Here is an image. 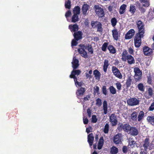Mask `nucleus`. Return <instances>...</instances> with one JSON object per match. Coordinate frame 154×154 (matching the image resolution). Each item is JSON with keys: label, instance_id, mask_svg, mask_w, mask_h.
<instances>
[{"label": "nucleus", "instance_id": "nucleus-9", "mask_svg": "<svg viewBox=\"0 0 154 154\" xmlns=\"http://www.w3.org/2000/svg\"><path fill=\"white\" fill-rule=\"evenodd\" d=\"M112 71L113 75L116 77L121 79L122 78V75L120 71L116 66H112Z\"/></svg>", "mask_w": 154, "mask_h": 154}, {"label": "nucleus", "instance_id": "nucleus-21", "mask_svg": "<svg viewBox=\"0 0 154 154\" xmlns=\"http://www.w3.org/2000/svg\"><path fill=\"white\" fill-rule=\"evenodd\" d=\"M94 138V137L92 133L89 134L88 136V141L90 146L93 145Z\"/></svg>", "mask_w": 154, "mask_h": 154}, {"label": "nucleus", "instance_id": "nucleus-12", "mask_svg": "<svg viewBox=\"0 0 154 154\" xmlns=\"http://www.w3.org/2000/svg\"><path fill=\"white\" fill-rule=\"evenodd\" d=\"M85 91V88L81 87L79 88L76 92V94L77 97L79 99H81V97H82Z\"/></svg>", "mask_w": 154, "mask_h": 154}, {"label": "nucleus", "instance_id": "nucleus-10", "mask_svg": "<svg viewBox=\"0 0 154 154\" xmlns=\"http://www.w3.org/2000/svg\"><path fill=\"white\" fill-rule=\"evenodd\" d=\"M154 91L151 87L148 88L147 91L144 93V96L147 99L150 98L153 95Z\"/></svg>", "mask_w": 154, "mask_h": 154}, {"label": "nucleus", "instance_id": "nucleus-1", "mask_svg": "<svg viewBox=\"0 0 154 154\" xmlns=\"http://www.w3.org/2000/svg\"><path fill=\"white\" fill-rule=\"evenodd\" d=\"M121 59L123 61H126L129 65L135 63V59L131 55L128 54V53L126 50H124L122 54Z\"/></svg>", "mask_w": 154, "mask_h": 154}, {"label": "nucleus", "instance_id": "nucleus-17", "mask_svg": "<svg viewBox=\"0 0 154 154\" xmlns=\"http://www.w3.org/2000/svg\"><path fill=\"white\" fill-rule=\"evenodd\" d=\"M131 134L135 136L138 135L139 132L138 129L135 127L131 126L129 131Z\"/></svg>", "mask_w": 154, "mask_h": 154}, {"label": "nucleus", "instance_id": "nucleus-63", "mask_svg": "<svg viewBox=\"0 0 154 154\" xmlns=\"http://www.w3.org/2000/svg\"><path fill=\"white\" fill-rule=\"evenodd\" d=\"M87 113H88V116L89 117H91V111L90 108H88L87 109Z\"/></svg>", "mask_w": 154, "mask_h": 154}, {"label": "nucleus", "instance_id": "nucleus-37", "mask_svg": "<svg viewBox=\"0 0 154 154\" xmlns=\"http://www.w3.org/2000/svg\"><path fill=\"white\" fill-rule=\"evenodd\" d=\"M79 20V16L78 15L74 14L72 17L71 18V21L72 22L75 23L78 21Z\"/></svg>", "mask_w": 154, "mask_h": 154}, {"label": "nucleus", "instance_id": "nucleus-39", "mask_svg": "<svg viewBox=\"0 0 154 154\" xmlns=\"http://www.w3.org/2000/svg\"><path fill=\"white\" fill-rule=\"evenodd\" d=\"M138 89L141 91L143 92L144 91L145 87L142 83H140L137 86Z\"/></svg>", "mask_w": 154, "mask_h": 154}, {"label": "nucleus", "instance_id": "nucleus-11", "mask_svg": "<svg viewBox=\"0 0 154 154\" xmlns=\"http://www.w3.org/2000/svg\"><path fill=\"white\" fill-rule=\"evenodd\" d=\"M109 121L112 124V126H115L117 125L118 120L117 116L115 113L111 114L109 116Z\"/></svg>", "mask_w": 154, "mask_h": 154}, {"label": "nucleus", "instance_id": "nucleus-58", "mask_svg": "<svg viewBox=\"0 0 154 154\" xmlns=\"http://www.w3.org/2000/svg\"><path fill=\"white\" fill-rule=\"evenodd\" d=\"M77 41L75 39H73L72 41L71 45L72 46H75L78 44Z\"/></svg>", "mask_w": 154, "mask_h": 154}, {"label": "nucleus", "instance_id": "nucleus-23", "mask_svg": "<svg viewBox=\"0 0 154 154\" xmlns=\"http://www.w3.org/2000/svg\"><path fill=\"white\" fill-rule=\"evenodd\" d=\"M69 27L72 32H75L79 29L78 26L76 23L73 25H70L69 26Z\"/></svg>", "mask_w": 154, "mask_h": 154}, {"label": "nucleus", "instance_id": "nucleus-61", "mask_svg": "<svg viewBox=\"0 0 154 154\" xmlns=\"http://www.w3.org/2000/svg\"><path fill=\"white\" fill-rule=\"evenodd\" d=\"M98 143H100V144L101 143L102 144H103L104 139H103V137L102 136V137H100Z\"/></svg>", "mask_w": 154, "mask_h": 154}, {"label": "nucleus", "instance_id": "nucleus-31", "mask_svg": "<svg viewBox=\"0 0 154 154\" xmlns=\"http://www.w3.org/2000/svg\"><path fill=\"white\" fill-rule=\"evenodd\" d=\"M132 83V79L131 77L130 76L128 77L126 79V85L127 88L130 87Z\"/></svg>", "mask_w": 154, "mask_h": 154}, {"label": "nucleus", "instance_id": "nucleus-60", "mask_svg": "<svg viewBox=\"0 0 154 154\" xmlns=\"http://www.w3.org/2000/svg\"><path fill=\"white\" fill-rule=\"evenodd\" d=\"M83 123L84 124H87L88 123V120L86 117H84L83 118Z\"/></svg>", "mask_w": 154, "mask_h": 154}, {"label": "nucleus", "instance_id": "nucleus-18", "mask_svg": "<svg viewBox=\"0 0 154 154\" xmlns=\"http://www.w3.org/2000/svg\"><path fill=\"white\" fill-rule=\"evenodd\" d=\"M112 35L113 38L116 40L117 41L120 37V34L118 32V30L117 29L115 28L112 30Z\"/></svg>", "mask_w": 154, "mask_h": 154}, {"label": "nucleus", "instance_id": "nucleus-28", "mask_svg": "<svg viewBox=\"0 0 154 154\" xmlns=\"http://www.w3.org/2000/svg\"><path fill=\"white\" fill-rule=\"evenodd\" d=\"M144 117V113L143 111H140L137 117V121L140 122L143 119Z\"/></svg>", "mask_w": 154, "mask_h": 154}, {"label": "nucleus", "instance_id": "nucleus-48", "mask_svg": "<svg viewBox=\"0 0 154 154\" xmlns=\"http://www.w3.org/2000/svg\"><path fill=\"white\" fill-rule=\"evenodd\" d=\"M124 124L122 123H119L118 125L117 129L119 131H121L123 130Z\"/></svg>", "mask_w": 154, "mask_h": 154}, {"label": "nucleus", "instance_id": "nucleus-41", "mask_svg": "<svg viewBox=\"0 0 154 154\" xmlns=\"http://www.w3.org/2000/svg\"><path fill=\"white\" fill-rule=\"evenodd\" d=\"M65 6L66 8L70 9L71 7V2L70 0H67L65 3Z\"/></svg>", "mask_w": 154, "mask_h": 154}, {"label": "nucleus", "instance_id": "nucleus-29", "mask_svg": "<svg viewBox=\"0 0 154 154\" xmlns=\"http://www.w3.org/2000/svg\"><path fill=\"white\" fill-rule=\"evenodd\" d=\"M146 119L149 123L153 126L154 125V116H149Z\"/></svg>", "mask_w": 154, "mask_h": 154}, {"label": "nucleus", "instance_id": "nucleus-33", "mask_svg": "<svg viewBox=\"0 0 154 154\" xmlns=\"http://www.w3.org/2000/svg\"><path fill=\"white\" fill-rule=\"evenodd\" d=\"M126 7V5L124 4H123L120 6L119 11L120 14H122L125 13Z\"/></svg>", "mask_w": 154, "mask_h": 154}, {"label": "nucleus", "instance_id": "nucleus-51", "mask_svg": "<svg viewBox=\"0 0 154 154\" xmlns=\"http://www.w3.org/2000/svg\"><path fill=\"white\" fill-rule=\"evenodd\" d=\"M96 22H99V21H92L91 22V26L92 27L94 28H96V26H97V24H98V23H96Z\"/></svg>", "mask_w": 154, "mask_h": 154}, {"label": "nucleus", "instance_id": "nucleus-55", "mask_svg": "<svg viewBox=\"0 0 154 154\" xmlns=\"http://www.w3.org/2000/svg\"><path fill=\"white\" fill-rule=\"evenodd\" d=\"M96 104L98 106H100L101 105L102 103H101V100L99 98H98L96 99Z\"/></svg>", "mask_w": 154, "mask_h": 154}, {"label": "nucleus", "instance_id": "nucleus-16", "mask_svg": "<svg viewBox=\"0 0 154 154\" xmlns=\"http://www.w3.org/2000/svg\"><path fill=\"white\" fill-rule=\"evenodd\" d=\"M135 31L133 29H130L125 35L126 39H130L134 35Z\"/></svg>", "mask_w": 154, "mask_h": 154}, {"label": "nucleus", "instance_id": "nucleus-40", "mask_svg": "<svg viewBox=\"0 0 154 154\" xmlns=\"http://www.w3.org/2000/svg\"><path fill=\"white\" fill-rule=\"evenodd\" d=\"M136 143V142L134 141L132 138L129 140V145L131 148H133L135 146V144Z\"/></svg>", "mask_w": 154, "mask_h": 154}, {"label": "nucleus", "instance_id": "nucleus-35", "mask_svg": "<svg viewBox=\"0 0 154 154\" xmlns=\"http://www.w3.org/2000/svg\"><path fill=\"white\" fill-rule=\"evenodd\" d=\"M118 152V149L114 146H113L110 149V153L111 154H117Z\"/></svg>", "mask_w": 154, "mask_h": 154}, {"label": "nucleus", "instance_id": "nucleus-30", "mask_svg": "<svg viewBox=\"0 0 154 154\" xmlns=\"http://www.w3.org/2000/svg\"><path fill=\"white\" fill-rule=\"evenodd\" d=\"M80 8L78 6H75L73 8V13L74 14L79 15L80 13Z\"/></svg>", "mask_w": 154, "mask_h": 154}, {"label": "nucleus", "instance_id": "nucleus-50", "mask_svg": "<svg viewBox=\"0 0 154 154\" xmlns=\"http://www.w3.org/2000/svg\"><path fill=\"white\" fill-rule=\"evenodd\" d=\"M99 87L96 86L95 87H94V95H95L96 94H99Z\"/></svg>", "mask_w": 154, "mask_h": 154}, {"label": "nucleus", "instance_id": "nucleus-57", "mask_svg": "<svg viewBox=\"0 0 154 154\" xmlns=\"http://www.w3.org/2000/svg\"><path fill=\"white\" fill-rule=\"evenodd\" d=\"M116 85L117 89L119 90H120L121 89L122 85L120 82H117L116 84Z\"/></svg>", "mask_w": 154, "mask_h": 154}, {"label": "nucleus", "instance_id": "nucleus-44", "mask_svg": "<svg viewBox=\"0 0 154 154\" xmlns=\"http://www.w3.org/2000/svg\"><path fill=\"white\" fill-rule=\"evenodd\" d=\"M147 83L150 85H152V75L151 73H149L148 74V75L147 77Z\"/></svg>", "mask_w": 154, "mask_h": 154}, {"label": "nucleus", "instance_id": "nucleus-46", "mask_svg": "<svg viewBox=\"0 0 154 154\" xmlns=\"http://www.w3.org/2000/svg\"><path fill=\"white\" fill-rule=\"evenodd\" d=\"M111 25L113 27H115L117 23V21L115 17L112 18L111 20Z\"/></svg>", "mask_w": 154, "mask_h": 154}, {"label": "nucleus", "instance_id": "nucleus-15", "mask_svg": "<svg viewBox=\"0 0 154 154\" xmlns=\"http://www.w3.org/2000/svg\"><path fill=\"white\" fill-rule=\"evenodd\" d=\"M143 51L144 54L146 56L150 55L152 53V49L146 46L143 48Z\"/></svg>", "mask_w": 154, "mask_h": 154}, {"label": "nucleus", "instance_id": "nucleus-8", "mask_svg": "<svg viewBox=\"0 0 154 154\" xmlns=\"http://www.w3.org/2000/svg\"><path fill=\"white\" fill-rule=\"evenodd\" d=\"M94 8L95 10L96 13L99 17H102L104 16V13L103 10L99 5H95L94 7Z\"/></svg>", "mask_w": 154, "mask_h": 154}, {"label": "nucleus", "instance_id": "nucleus-13", "mask_svg": "<svg viewBox=\"0 0 154 154\" xmlns=\"http://www.w3.org/2000/svg\"><path fill=\"white\" fill-rule=\"evenodd\" d=\"M80 48L78 49V51L81 54L82 56L84 58H87L88 57L87 53L86 51L85 50V46H80Z\"/></svg>", "mask_w": 154, "mask_h": 154}, {"label": "nucleus", "instance_id": "nucleus-14", "mask_svg": "<svg viewBox=\"0 0 154 154\" xmlns=\"http://www.w3.org/2000/svg\"><path fill=\"white\" fill-rule=\"evenodd\" d=\"M81 71L79 69H73L72 71L71 74L69 75V77L71 78H73L74 79H77L75 75H79L81 73Z\"/></svg>", "mask_w": 154, "mask_h": 154}, {"label": "nucleus", "instance_id": "nucleus-38", "mask_svg": "<svg viewBox=\"0 0 154 154\" xmlns=\"http://www.w3.org/2000/svg\"><path fill=\"white\" fill-rule=\"evenodd\" d=\"M98 24H97L96 28L97 29V31L99 32H102L103 30L102 25L100 22H96Z\"/></svg>", "mask_w": 154, "mask_h": 154}, {"label": "nucleus", "instance_id": "nucleus-32", "mask_svg": "<svg viewBox=\"0 0 154 154\" xmlns=\"http://www.w3.org/2000/svg\"><path fill=\"white\" fill-rule=\"evenodd\" d=\"M103 109L104 114H106L107 112L108 105L106 100H104L103 104Z\"/></svg>", "mask_w": 154, "mask_h": 154}, {"label": "nucleus", "instance_id": "nucleus-7", "mask_svg": "<svg viewBox=\"0 0 154 154\" xmlns=\"http://www.w3.org/2000/svg\"><path fill=\"white\" fill-rule=\"evenodd\" d=\"M127 103L129 106H133L139 105L140 101L135 97H132L127 100Z\"/></svg>", "mask_w": 154, "mask_h": 154}, {"label": "nucleus", "instance_id": "nucleus-56", "mask_svg": "<svg viewBox=\"0 0 154 154\" xmlns=\"http://www.w3.org/2000/svg\"><path fill=\"white\" fill-rule=\"evenodd\" d=\"M148 110L149 111H152L154 110V102L152 103L149 108Z\"/></svg>", "mask_w": 154, "mask_h": 154}, {"label": "nucleus", "instance_id": "nucleus-6", "mask_svg": "<svg viewBox=\"0 0 154 154\" xmlns=\"http://www.w3.org/2000/svg\"><path fill=\"white\" fill-rule=\"evenodd\" d=\"M122 134L121 133H118L113 137V142L116 144H121L122 143Z\"/></svg>", "mask_w": 154, "mask_h": 154}, {"label": "nucleus", "instance_id": "nucleus-54", "mask_svg": "<svg viewBox=\"0 0 154 154\" xmlns=\"http://www.w3.org/2000/svg\"><path fill=\"white\" fill-rule=\"evenodd\" d=\"M91 119V122L93 123H95L97 121V119L95 115H93L92 116Z\"/></svg>", "mask_w": 154, "mask_h": 154}, {"label": "nucleus", "instance_id": "nucleus-64", "mask_svg": "<svg viewBox=\"0 0 154 154\" xmlns=\"http://www.w3.org/2000/svg\"><path fill=\"white\" fill-rule=\"evenodd\" d=\"M91 46V45H90L89 44H86V45H79V46H85V50L86 49H87L88 48L90 47V46Z\"/></svg>", "mask_w": 154, "mask_h": 154}, {"label": "nucleus", "instance_id": "nucleus-36", "mask_svg": "<svg viewBox=\"0 0 154 154\" xmlns=\"http://www.w3.org/2000/svg\"><path fill=\"white\" fill-rule=\"evenodd\" d=\"M141 3L143 4V6L145 7H148L150 4L149 0H140Z\"/></svg>", "mask_w": 154, "mask_h": 154}, {"label": "nucleus", "instance_id": "nucleus-20", "mask_svg": "<svg viewBox=\"0 0 154 154\" xmlns=\"http://www.w3.org/2000/svg\"><path fill=\"white\" fill-rule=\"evenodd\" d=\"M79 61L75 57H73V61L72 63V67L74 69H75L78 68L79 66Z\"/></svg>", "mask_w": 154, "mask_h": 154}, {"label": "nucleus", "instance_id": "nucleus-42", "mask_svg": "<svg viewBox=\"0 0 154 154\" xmlns=\"http://www.w3.org/2000/svg\"><path fill=\"white\" fill-rule=\"evenodd\" d=\"M108 42H105L102 45L101 49L103 51H106L107 48H108Z\"/></svg>", "mask_w": 154, "mask_h": 154}, {"label": "nucleus", "instance_id": "nucleus-5", "mask_svg": "<svg viewBox=\"0 0 154 154\" xmlns=\"http://www.w3.org/2000/svg\"><path fill=\"white\" fill-rule=\"evenodd\" d=\"M152 144L150 142V140L149 136L147 137L143 141V146L144 148V151H146L147 149L151 150L152 149V146H151Z\"/></svg>", "mask_w": 154, "mask_h": 154}, {"label": "nucleus", "instance_id": "nucleus-24", "mask_svg": "<svg viewBox=\"0 0 154 154\" xmlns=\"http://www.w3.org/2000/svg\"><path fill=\"white\" fill-rule=\"evenodd\" d=\"M93 74L95 79L98 80H99L101 76V73L97 69H95L93 71Z\"/></svg>", "mask_w": 154, "mask_h": 154}, {"label": "nucleus", "instance_id": "nucleus-26", "mask_svg": "<svg viewBox=\"0 0 154 154\" xmlns=\"http://www.w3.org/2000/svg\"><path fill=\"white\" fill-rule=\"evenodd\" d=\"M131 119L134 122H136L137 119V114L136 111H134L131 114Z\"/></svg>", "mask_w": 154, "mask_h": 154}, {"label": "nucleus", "instance_id": "nucleus-47", "mask_svg": "<svg viewBox=\"0 0 154 154\" xmlns=\"http://www.w3.org/2000/svg\"><path fill=\"white\" fill-rule=\"evenodd\" d=\"M110 93L113 94H115L116 93V88L113 86H110L109 88Z\"/></svg>", "mask_w": 154, "mask_h": 154}, {"label": "nucleus", "instance_id": "nucleus-52", "mask_svg": "<svg viewBox=\"0 0 154 154\" xmlns=\"http://www.w3.org/2000/svg\"><path fill=\"white\" fill-rule=\"evenodd\" d=\"M102 91L103 93L106 95L107 94V91L106 87L105 86H103L102 87Z\"/></svg>", "mask_w": 154, "mask_h": 154}, {"label": "nucleus", "instance_id": "nucleus-25", "mask_svg": "<svg viewBox=\"0 0 154 154\" xmlns=\"http://www.w3.org/2000/svg\"><path fill=\"white\" fill-rule=\"evenodd\" d=\"M109 64V60L107 59L105 60L103 66V70L104 72H107Z\"/></svg>", "mask_w": 154, "mask_h": 154}, {"label": "nucleus", "instance_id": "nucleus-2", "mask_svg": "<svg viewBox=\"0 0 154 154\" xmlns=\"http://www.w3.org/2000/svg\"><path fill=\"white\" fill-rule=\"evenodd\" d=\"M136 25L138 31L136 34L144 35L145 30V25L140 20H137L136 21Z\"/></svg>", "mask_w": 154, "mask_h": 154}, {"label": "nucleus", "instance_id": "nucleus-62", "mask_svg": "<svg viewBox=\"0 0 154 154\" xmlns=\"http://www.w3.org/2000/svg\"><path fill=\"white\" fill-rule=\"evenodd\" d=\"M122 151L124 153H126L128 152V149L126 146H124L122 148Z\"/></svg>", "mask_w": 154, "mask_h": 154}, {"label": "nucleus", "instance_id": "nucleus-59", "mask_svg": "<svg viewBox=\"0 0 154 154\" xmlns=\"http://www.w3.org/2000/svg\"><path fill=\"white\" fill-rule=\"evenodd\" d=\"M71 11H70L69 10L68 11H67L66 13L65 16L66 18H67L69 17L71 15Z\"/></svg>", "mask_w": 154, "mask_h": 154}, {"label": "nucleus", "instance_id": "nucleus-27", "mask_svg": "<svg viewBox=\"0 0 154 154\" xmlns=\"http://www.w3.org/2000/svg\"><path fill=\"white\" fill-rule=\"evenodd\" d=\"M108 49L109 51V53L111 54H114L116 52V48L112 45H109L108 47Z\"/></svg>", "mask_w": 154, "mask_h": 154}, {"label": "nucleus", "instance_id": "nucleus-22", "mask_svg": "<svg viewBox=\"0 0 154 154\" xmlns=\"http://www.w3.org/2000/svg\"><path fill=\"white\" fill-rule=\"evenodd\" d=\"M89 5L87 4H84L82 6V14L84 15L87 14L88 11L89 9Z\"/></svg>", "mask_w": 154, "mask_h": 154}, {"label": "nucleus", "instance_id": "nucleus-34", "mask_svg": "<svg viewBox=\"0 0 154 154\" xmlns=\"http://www.w3.org/2000/svg\"><path fill=\"white\" fill-rule=\"evenodd\" d=\"M131 126L128 124H124L123 131L126 132H129Z\"/></svg>", "mask_w": 154, "mask_h": 154}, {"label": "nucleus", "instance_id": "nucleus-45", "mask_svg": "<svg viewBox=\"0 0 154 154\" xmlns=\"http://www.w3.org/2000/svg\"><path fill=\"white\" fill-rule=\"evenodd\" d=\"M109 125L108 123H106L103 130V132L105 134H108L109 131Z\"/></svg>", "mask_w": 154, "mask_h": 154}, {"label": "nucleus", "instance_id": "nucleus-49", "mask_svg": "<svg viewBox=\"0 0 154 154\" xmlns=\"http://www.w3.org/2000/svg\"><path fill=\"white\" fill-rule=\"evenodd\" d=\"M136 10L135 6L133 5L130 6L129 11L132 14H134Z\"/></svg>", "mask_w": 154, "mask_h": 154}, {"label": "nucleus", "instance_id": "nucleus-19", "mask_svg": "<svg viewBox=\"0 0 154 154\" xmlns=\"http://www.w3.org/2000/svg\"><path fill=\"white\" fill-rule=\"evenodd\" d=\"M82 33L81 31H78L74 33L73 35L75 40L78 41L82 38Z\"/></svg>", "mask_w": 154, "mask_h": 154}, {"label": "nucleus", "instance_id": "nucleus-43", "mask_svg": "<svg viewBox=\"0 0 154 154\" xmlns=\"http://www.w3.org/2000/svg\"><path fill=\"white\" fill-rule=\"evenodd\" d=\"M75 85L77 86L81 87L83 85V83L82 81L79 82L77 81V79H74Z\"/></svg>", "mask_w": 154, "mask_h": 154}, {"label": "nucleus", "instance_id": "nucleus-53", "mask_svg": "<svg viewBox=\"0 0 154 154\" xmlns=\"http://www.w3.org/2000/svg\"><path fill=\"white\" fill-rule=\"evenodd\" d=\"M129 53L130 55H133L134 54V50L133 48L131 47H130L128 50Z\"/></svg>", "mask_w": 154, "mask_h": 154}, {"label": "nucleus", "instance_id": "nucleus-4", "mask_svg": "<svg viewBox=\"0 0 154 154\" xmlns=\"http://www.w3.org/2000/svg\"><path fill=\"white\" fill-rule=\"evenodd\" d=\"M144 36V35L136 34L134 39V45L136 48H138L140 46L142 43L141 38Z\"/></svg>", "mask_w": 154, "mask_h": 154}, {"label": "nucleus", "instance_id": "nucleus-3", "mask_svg": "<svg viewBox=\"0 0 154 154\" xmlns=\"http://www.w3.org/2000/svg\"><path fill=\"white\" fill-rule=\"evenodd\" d=\"M134 72L135 73L134 77L136 82H140L142 79V73L141 71L137 67L134 68Z\"/></svg>", "mask_w": 154, "mask_h": 154}]
</instances>
